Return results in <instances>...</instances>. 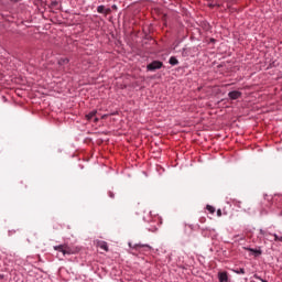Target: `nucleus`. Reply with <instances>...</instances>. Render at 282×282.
I'll list each match as a JSON object with an SVG mask.
<instances>
[{
  "label": "nucleus",
  "instance_id": "20",
  "mask_svg": "<svg viewBox=\"0 0 282 282\" xmlns=\"http://www.w3.org/2000/svg\"><path fill=\"white\" fill-rule=\"evenodd\" d=\"M94 122H98V118H95V119H94Z\"/></svg>",
  "mask_w": 282,
  "mask_h": 282
},
{
  "label": "nucleus",
  "instance_id": "15",
  "mask_svg": "<svg viewBox=\"0 0 282 282\" xmlns=\"http://www.w3.org/2000/svg\"><path fill=\"white\" fill-rule=\"evenodd\" d=\"M254 278L258 279V281L268 282V281L261 279V276L254 275Z\"/></svg>",
  "mask_w": 282,
  "mask_h": 282
},
{
  "label": "nucleus",
  "instance_id": "21",
  "mask_svg": "<svg viewBox=\"0 0 282 282\" xmlns=\"http://www.w3.org/2000/svg\"><path fill=\"white\" fill-rule=\"evenodd\" d=\"M210 6V8H215V6L214 4H209Z\"/></svg>",
  "mask_w": 282,
  "mask_h": 282
},
{
  "label": "nucleus",
  "instance_id": "10",
  "mask_svg": "<svg viewBox=\"0 0 282 282\" xmlns=\"http://www.w3.org/2000/svg\"><path fill=\"white\" fill-rule=\"evenodd\" d=\"M97 12H98L99 14H105V6H99V7H97Z\"/></svg>",
  "mask_w": 282,
  "mask_h": 282
},
{
  "label": "nucleus",
  "instance_id": "11",
  "mask_svg": "<svg viewBox=\"0 0 282 282\" xmlns=\"http://www.w3.org/2000/svg\"><path fill=\"white\" fill-rule=\"evenodd\" d=\"M206 208H207L208 213H210L212 215H215V207L207 205Z\"/></svg>",
  "mask_w": 282,
  "mask_h": 282
},
{
  "label": "nucleus",
  "instance_id": "16",
  "mask_svg": "<svg viewBox=\"0 0 282 282\" xmlns=\"http://www.w3.org/2000/svg\"><path fill=\"white\" fill-rule=\"evenodd\" d=\"M217 217H221V209H217Z\"/></svg>",
  "mask_w": 282,
  "mask_h": 282
},
{
  "label": "nucleus",
  "instance_id": "2",
  "mask_svg": "<svg viewBox=\"0 0 282 282\" xmlns=\"http://www.w3.org/2000/svg\"><path fill=\"white\" fill-rule=\"evenodd\" d=\"M54 250H57V252H62L64 256L65 254H73L72 248H69L65 245L55 246Z\"/></svg>",
  "mask_w": 282,
  "mask_h": 282
},
{
  "label": "nucleus",
  "instance_id": "4",
  "mask_svg": "<svg viewBox=\"0 0 282 282\" xmlns=\"http://www.w3.org/2000/svg\"><path fill=\"white\" fill-rule=\"evenodd\" d=\"M218 280L219 282H230V279H228V272L226 271L218 272Z\"/></svg>",
  "mask_w": 282,
  "mask_h": 282
},
{
  "label": "nucleus",
  "instance_id": "22",
  "mask_svg": "<svg viewBox=\"0 0 282 282\" xmlns=\"http://www.w3.org/2000/svg\"><path fill=\"white\" fill-rule=\"evenodd\" d=\"M279 241H282V236L280 237Z\"/></svg>",
  "mask_w": 282,
  "mask_h": 282
},
{
  "label": "nucleus",
  "instance_id": "23",
  "mask_svg": "<svg viewBox=\"0 0 282 282\" xmlns=\"http://www.w3.org/2000/svg\"><path fill=\"white\" fill-rule=\"evenodd\" d=\"M110 197H113V194H110Z\"/></svg>",
  "mask_w": 282,
  "mask_h": 282
},
{
  "label": "nucleus",
  "instance_id": "3",
  "mask_svg": "<svg viewBox=\"0 0 282 282\" xmlns=\"http://www.w3.org/2000/svg\"><path fill=\"white\" fill-rule=\"evenodd\" d=\"M228 97L230 98V100H239V98H241V91L232 90L228 93Z\"/></svg>",
  "mask_w": 282,
  "mask_h": 282
},
{
  "label": "nucleus",
  "instance_id": "8",
  "mask_svg": "<svg viewBox=\"0 0 282 282\" xmlns=\"http://www.w3.org/2000/svg\"><path fill=\"white\" fill-rule=\"evenodd\" d=\"M98 113V111L93 110L91 112H89L88 115H86V119L87 120H91L93 118H96V115Z\"/></svg>",
  "mask_w": 282,
  "mask_h": 282
},
{
  "label": "nucleus",
  "instance_id": "14",
  "mask_svg": "<svg viewBox=\"0 0 282 282\" xmlns=\"http://www.w3.org/2000/svg\"><path fill=\"white\" fill-rule=\"evenodd\" d=\"M104 14L107 17V14H111V9H105Z\"/></svg>",
  "mask_w": 282,
  "mask_h": 282
},
{
  "label": "nucleus",
  "instance_id": "5",
  "mask_svg": "<svg viewBox=\"0 0 282 282\" xmlns=\"http://www.w3.org/2000/svg\"><path fill=\"white\" fill-rule=\"evenodd\" d=\"M133 248L134 250H139V251L144 250V252H151V246L149 245H135Z\"/></svg>",
  "mask_w": 282,
  "mask_h": 282
},
{
  "label": "nucleus",
  "instance_id": "19",
  "mask_svg": "<svg viewBox=\"0 0 282 282\" xmlns=\"http://www.w3.org/2000/svg\"><path fill=\"white\" fill-rule=\"evenodd\" d=\"M52 6H58V2L54 1L52 2Z\"/></svg>",
  "mask_w": 282,
  "mask_h": 282
},
{
  "label": "nucleus",
  "instance_id": "12",
  "mask_svg": "<svg viewBox=\"0 0 282 282\" xmlns=\"http://www.w3.org/2000/svg\"><path fill=\"white\" fill-rule=\"evenodd\" d=\"M248 250H249V252H253V254H256V256L261 254V250H257V249H252V248H249Z\"/></svg>",
  "mask_w": 282,
  "mask_h": 282
},
{
  "label": "nucleus",
  "instance_id": "24",
  "mask_svg": "<svg viewBox=\"0 0 282 282\" xmlns=\"http://www.w3.org/2000/svg\"><path fill=\"white\" fill-rule=\"evenodd\" d=\"M37 1H42V0H37Z\"/></svg>",
  "mask_w": 282,
  "mask_h": 282
},
{
  "label": "nucleus",
  "instance_id": "13",
  "mask_svg": "<svg viewBox=\"0 0 282 282\" xmlns=\"http://www.w3.org/2000/svg\"><path fill=\"white\" fill-rule=\"evenodd\" d=\"M59 65H67V63H69V59L67 58H63V59H59Z\"/></svg>",
  "mask_w": 282,
  "mask_h": 282
},
{
  "label": "nucleus",
  "instance_id": "17",
  "mask_svg": "<svg viewBox=\"0 0 282 282\" xmlns=\"http://www.w3.org/2000/svg\"><path fill=\"white\" fill-rule=\"evenodd\" d=\"M273 237H274V241H279L280 237L276 234L273 235Z\"/></svg>",
  "mask_w": 282,
  "mask_h": 282
},
{
  "label": "nucleus",
  "instance_id": "1",
  "mask_svg": "<svg viewBox=\"0 0 282 282\" xmlns=\"http://www.w3.org/2000/svg\"><path fill=\"white\" fill-rule=\"evenodd\" d=\"M164 63L160 61H153L152 63L148 64L147 69L148 72H155V69H162Z\"/></svg>",
  "mask_w": 282,
  "mask_h": 282
},
{
  "label": "nucleus",
  "instance_id": "7",
  "mask_svg": "<svg viewBox=\"0 0 282 282\" xmlns=\"http://www.w3.org/2000/svg\"><path fill=\"white\" fill-rule=\"evenodd\" d=\"M170 65H180V61H177V57L172 56L169 61Z\"/></svg>",
  "mask_w": 282,
  "mask_h": 282
},
{
  "label": "nucleus",
  "instance_id": "18",
  "mask_svg": "<svg viewBox=\"0 0 282 282\" xmlns=\"http://www.w3.org/2000/svg\"><path fill=\"white\" fill-rule=\"evenodd\" d=\"M11 1V3H19V1H21V0H10Z\"/></svg>",
  "mask_w": 282,
  "mask_h": 282
},
{
  "label": "nucleus",
  "instance_id": "9",
  "mask_svg": "<svg viewBox=\"0 0 282 282\" xmlns=\"http://www.w3.org/2000/svg\"><path fill=\"white\" fill-rule=\"evenodd\" d=\"M234 272H235L236 274H246V269H243V268L234 269Z\"/></svg>",
  "mask_w": 282,
  "mask_h": 282
},
{
  "label": "nucleus",
  "instance_id": "6",
  "mask_svg": "<svg viewBox=\"0 0 282 282\" xmlns=\"http://www.w3.org/2000/svg\"><path fill=\"white\" fill-rule=\"evenodd\" d=\"M98 248L101 250H105V252H109V246L105 241H98L97 242Z\"/></svg>",
  "mask_w": 282,
  "mask_h": 282
}]
</instances>
